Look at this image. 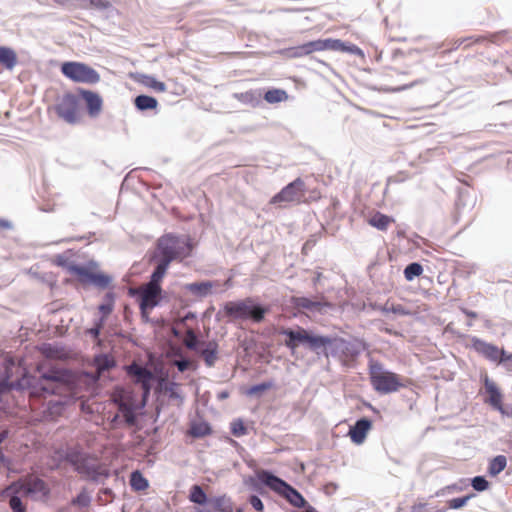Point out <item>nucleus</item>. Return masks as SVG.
I'll list each match as a JSON object with an SVG mask.
<instances>
[{"label": "nucleus", "mask_w": 512, "mask_h": 512, "mask_svg": "<svg viewBox=\"0 0 512 512\" xmlns=\"http://www.w3.org/2000/svg\"><path fill=\"white\" fill-rule=\"evenodd\" d=\"M105 299L106 302L98 307L102 315L100 319H103V323H105L106 318L111 314L114 307V296L112 293H107Z\"/></svg>", "instance_id": "obj_35"}, {"label": "nucleus", "mask_w": 512, "mask_h": 512, "mask_svg": "<svg viewBox=\"0 0 512 512\" xmlns=\"http://www.w3.org/2000/svg\"><path fill=\"white\" fill-rule=\"evenodd\" d=\"M79 94L86 103L89 116L92 118L97 117L101 113L103 106V101L100 95L96 92L85 89H79Z\"/></svg>", "instance_id": "obj_15"}, {"label": "nucleus", "mask_w": 512, "mask_h": 512, "mask_svg": "<svg viewBox=\"0 0 512 512\" xmlns=\"http://www.w3.org/2000/svg\"><path fill=\"white\" fill-rule=\"evenodd\" d=\"M369 380L373 389L380 394L396 392L405 386L400 375L385 370L379 362L369 364Z\"/></svg>", "instance_id": "obj_3"}, {"label": "nucleus", "mask_w": 512, "mask_h": 512, "mask_svg": "<svg viewBox=\"0 0 512 512\" xmlns=\"http://www.w3.org/2000/svg\"><path fill=\"white\" fill-rule=\"evenodd\" d=\"M498 38H499L498 34H493L489 38H487L485 36H471V37H467V38H461L457 42H458V46L463 45L464 48H467L473 44H479V43H483L485 41H489L491 43H497Z\"/></svg>", "instance_id": "obj_24"}, {"label": "nucleus", "mask_w": 512, "mask_h": 512, "mask_svg": "<svg viewBox=\"0 0 512 512\" xmlns=\"http://www.w3.org/2000/svg\"><path fill=\"white\" fill-rule=\"evenodd\" d=\"M506 465V457L504 455H498L490 461L488 472L491 476H496L506 468Z\"/></svg>", "instance_id": "obj_28"}, {"label": "nucleus", "mask_w": 512, "mask_h": 512, "mask_svg": "<svg viewBox=\"0 0 512 512\" xmlns=\"http://www.w3.org/2000/svg\"><path fill=\"white\" fill-rule=\"evenodd\" d=\"M262 481L270 489L277 492L281 496L285 497L293 506L297 508L304 507L306 501L303 496L294 489L291 485L286 483L284 480L268 473L264 472L262 475Z\"/></svg>", "instance_id": "obj_9"}, {"label": "nucleus", "mask_w": 512, "mask_h": 512, "mask_svg": "<svg viewBox=\"0 0 512 512\" xmlns=\"http://www.w3.org/2000/svg\"><path fill=\"white\" fill-rule=\"evenodd\" d=\"M321 42H322V50L323 51H326V50L338 51V52H342V53L352 54V55H355V56H358L361 58L364 57V52L362 51V49H360L355 44L346 43L340 39H332V38L321 39Z\"/></svg>", "instance_id": "obj_13"}, {"label": "nucleus", "mask_w": 512, "mask_h": 512, "mask_svg": "<svg viewBox=\"0 0 512 512\" xmlns=\"http://www.w3.org/2000/svg\"><path fill=\"white\" fill-rule=\"evenodd\" d=\"M312 193H313V194H316V195H315V197L313 198L314 200H317V199L320 197V195H319V193H318V192L313 191Z\"/></svg>", "instance_id": "obj_58"}, {"label": "nucleus", "mask_w": 512, "mask_h": 512, "mask_svg": "<svg viewBox=\"0 0 512 512\" xmlns=\"http://www.w3.org/2000/svg\"><path fill=\"white\" fill-rule=\"evenodd\" d=\"M189 500L192 503L202 505L207 502V496L199 485H193L190 489Z\"/></svg>", "instance_id": "obj_34"}, {"label": "nucleus", "mask_w": 512, "mask_h": 512, "mask_svg": "<svg viewBox=\"0 0 512 512\" xmlns=\"http://www.w3.org/2000/svg\"><path fill=\"white\" fill-rule=\"evenodd\" d=\"M148 86L153 88L154 90L158 91V92H164L166 90V85L165 83L161 82V81H157L155 79H151L148 83Z\"/></svg>", "instance_id": "obj_50"}, {"label": "nucleus", "mask_w": 512, "mask_h": 512, "mask_svg": "<svg viewBox=\"0 0 512 512\" xmlns=\"http://www.w3.org/2000/svg\"><path fill=\"white\" fill-rule=\"evenodd\" d=\"M0 64L7 69H12L17 64V55L9 47L0 46Z\"/></svg>", "instance_id": "obj_22"}, {"label": "nucleus", "mask_w": 512, "mask_h": 512, "mask_svg": "<svg viewBox=\"0 0 512 512\" xmlns=\"http://www.w3.org/2000/svg\"><path fill=\"white\" fill-rule=\"evenodd\" d=\"M305 202H307L305 198V183L300 177L283 187L280 192L275 194L270 200V204H301Z\"/></svg>", "instance_id": "obj_11"}, {"label": "nucleus", "mask_w": 512, "mask_h": 512, "mask_svg": "<svg viewBox=\"0 0 512 512\" xmlns=\"http://www.w3.org/2000/svg\"><path fill=\"white\" fill-rule=\"evenodd\" d=\"M461 310L469 318L475 319V318L478 317L477 313L474 312V311H470V310H468L466 308H462Z\"/></svg>", "instance_id": "obj_55"}, {"label": "nucleus", "mask_w": 512, "mask_h": 512, "mask_svg": "<svg viewBox=\"0 0 512 512\" xmlns=\"http://www.w3.org/2000/svg\"><path fill=\"white\" fill-rule=\"evenodd\" d=\"M53 109L59 118L69 124H76L81 120L82 108L80 99L71 92H66L60 96Z\"/></svg>", "instance_id": "obj_6"}, {"label": "nucleus", "mask_w": 512, "mask_h": 512, "mask_svg": "<svg viewBox=\"0 0 512 512\" xmlns=\"http://www.w3.org/2000/svg\"><path fill=\"white\" fill-rule=\"evenodd\" d=\"M61 72L66 78L76 83L95 84L100 80L98 72L82 62H64L61 65Z\"/></svg>", "instance_id": "obj_8"}, {"label": "nucleus", "mask_w": 512, "mask_h": 512, "mask_svg": "<svg viewBox=\"0 0 512 512\" xmlns=\"http://www.w3.org/2000/svg\"><path fill=\"white\" fill-rule=\"evenodd\" d=\"M7 494L9 492H6ZM12 494V492H10ZM9 506L13 512H25L26 506L22 503L18 494H14L11 496L9 500Z\"/></svg>", "instance_id": "obj_42"}, {"label": "nucleus", "mask_w": 512, "mask_h": 512, "mask_svg": "<svg viewBox=\"0 0 512 512\" xmlns=\"http://www.w3.org/2000/svg\"><path fill=\"white\" fill-rule=\"evenodd\" d=\"M236 512H244L243 508H238Z\"/></svg>", "instance_id": "obj_59"}, {"label": "nucleus", "mask_w": 512, "mask_h": 512, "mask_svg": "<svg viewBox=\"0 0 512 512\" xmlns=\"http://www.w3.org/2000/svg\"><path fill=\"white\" fill-rule=\"evenodd\" d=\"M264 99L270 104L284 102L288 99V94L283 89H270L264 94Z\"/></svg>", "instance_id": "obj_27"}, {"label": "nucleus", "mask_w": 512, "mask_h": 512, "mask_svg": "<svg viewBox=\"0 0 512 512\" xmlns=\"http://www.w3.org/2000/svg\"><path fill=\"white\" fill-rule=\"evenodd\" d=\"M196 343H197V337H196L195 333L193 332V330H191V329L187 330L186 336L184 339V344L186 345V347L189 349H194L196 347Z\"/></svg>", "instance_id": "obj_46"}, {"label": "nucleus", "mask_w": 512, "mask_h": 512, "mask_svg": "<svg viewBox=\"0 0 512 512\" xmlns=\"http://www.w3.org/2000/svg\"><path fill=\"white\" fill-rule=\"evenodd\" d=\"M9 387V384L7 383V381H4V382H1L0 383V394L5 391L6 389H8Z\"/></svg>", "instance_id": "obj_56"}, {"label": "nucleus", "mask_w": 512, "mask_h": 512, "mask_svg": "<svg viewBox=\"0 0 512 512\" xmlns=\"http://www.w3.org/2000/svg\"><path fill=\"white\" fill-rule=\"evenodd\" d=\"M112 279L110 276L103 273L92 272L90 283H93L97 287L106 288L110 285Z\"/></svg>", "instance_id": "obj_38"}, {"label": "nucleus", "mask_w": 512, "mask_h": 512, "mask_svg": "<svg viewBox=\"0 0 512 512\" xmlns=\"http://www.w3.org/2000/svg\"><path fill=\"white\" fill-rule=\"evenodd\" d=\"M308 47L309 55H311L314 52H321L322 50V42L321 39L309 41L306 43Z\"/></svg>", "instance_id": "obj_48"}, {"label": "nucleus", "mask_w": 512, "mask_h": 512, "mask_svg": "<svg viewBox=\"0 0 512 512\" xmlns=\"http://www.w3.org/2000/svg\"><path fill=\"white\" fill-rule=\"evenodd\" d=\"M49 409L52 410L51 413L61 414L62 410L64 409V406L61 402H56V403L52 404L49 407Z\"/></svg>", "instance_id": "obj_54"}, {"label": "nucleus", "mask_w": 512, "mask_h": 512, "mask_svg": "<svg viewBox=\"0 0 512 512\" xmlns=\"http://www.w3.org/2000/svg\"><path fill=\"white\" fill-rule=\"evenodd\" d=\"M282 334L288 337L285 345L290 349H295L300 344H308L311 349L316 350L324 348L333 342L329 337L311 335L302 327H298L297 330H283Z\"/></svg>", "instance_id": "obj_5"}, {"label": "nucleus", "mask_w": 512, "mask_h": 512, "mask_svg": "<svg viewBox=\"0 0 512 512\" xmlns=\"http://www.w3.org/2000/svg\"><path fill=\"white\" fill-rule=\"evenodd\" d=\"M286 54L290 58H301V57L309 56L307 44L304 43V44L296 46V47L288 48L286 50Z\"/></svg>", "instance_id": "obj_39"}, {"label": "nucleus", "mask_w": 512, "mask_h": 512, "mask_svg": "<svg viewBox=\"0 0 512 512\" xmlns=\"http://www.w3.org/2000/svg\"><path fill=\"white\" fill-rule=\"evenodd\" d=\"M6 492L29 496L34 500H45L50 494V487L43 479L34 475H28L13 482L6 489Z\"/></svg>", "instance_id": "obj_4"}, {"label": "nucleus", "mask_w": 512, "mask_h": 512, "mask_svg": "<svg viewBox=\"0 0 512 512\" xmlns=\"http://www.w3.org/2000/svg\"><path fill=\"white\" fill-rule=\"evenodd\" d=\"M213 287L212 283L210 282H201V283H194L190 286V289L195 292H200L206 294L211 290Z\"/></svg>", "instance_id": "obj_45"}, {"label": "nucleus", "mask_w": 512, "mask_h": 512, "mask_svg": "<svg viewBox=\"0 0 512 512\" xmlns=\"http://www.w3.org/2000/svg\"><path fill=\"white\" fill-rule=\"evenodd\" d=\"M223 311L225 316L233 321L251 320L255 323H260L269 312V308L256 304L252 298H245L243 300L226 302Z\"/></svg>", "instance_id": "obj_2"}, {"label": "nucleus", "mask_w": 512, "mask_h": 512, "mask_svg": "<svg viewBox=\"0 0 512 512\" xmlns=\"http://www.w3.org/2000/svg\"><path fill=\"white\" fill-rule=\"evenodd\" d=\"M211 508L203 509L199 512H233V503L230 498L218 496L210 499Z\"/></svg>", "instance_id": "obj_19"}, {"label": "nucleus", "mask_w": 512, "mask_h": 512, "mask_svg": "<svg viewBox=\"0 0 512 512\" xmlns=\"http://www.w3.org/2000/svg\"><path fill=\"white\" fill-rule=\"evenodd\" d=\"M217 344L214 342H209L207 347L202 350L201 356L203 357L207 366L211 367L214 365L217 360Z\"/></svg>", "instance_id": "obj_30"}, {"label": "nucleus", "mask_w": 512, "mask_h": 512, "mask_svg": "<svg viewBox=\"0 0 512 512\" xmlns=\"http://www.w3.org/2000/svg\"><path fill=\"white\" fill-rule=\"evenodd\" d=\"M484 391L487 395L485 402L492 406L494 409L503 413V396L497 384L491 380L488 375L483 377Z\"/></svg>", "instance_id": "obj_14"}, {"label": "nucleus", "mask_w": 512, "mask_h": 512, "mask_svg": "<svg viewBox=\"0 0 512 512\" xmlns=\"http://www.w3.org/2000/svg\"><path fill=\"white\" fill-rule=\"evenodd\" d=\"M128 375L135 378V381L141 383L143 388L148 391L149 383L152 379V373L145 367L132 363L126 368Z\"/></svg>", "instance_id": "obj_18"}, {"label": "nucleus", "mask_w": 512, "mask_h": 512, "mask_svg": "<svg viewBox=\"0 0 512 512\" xmlns=\"http://www.w3.org/2000/svg\"><path fill=\"white\" fill-rule=\"evenodd\" d=\"M67 270L70 274L78 277L82 283L90 282L92 271L83 266L69 265Z\"/></svg>", "instance_id": "obj_29"}, {"label": "nucleus", "mask_w": 512, "mask_h": 512, "mask_svg": "<svg viewBox=\"0 0 512 512\" xmlns=\"http://www.w3.org/2000/svg\"><path fill=\"white\" fill-rule=\"evenodd\" d=\"M211 428L206 422H194L190 426L189 434L193 437L200 438L211 434Z\"/></svg>", "instance_id": "obj_31"}, {"label": "nucleus", "mask_w": 512, "mask_h": 512, "mask_svg": "<svg viewBox=\"0 0 512 512\" xmlns=\"http://www.w3.org/2000/svg\"><path fill=\"white\" fill-rule=\"evenodd\" d=\"M111 398L118 405V409L122 413L125 422L130 426L134 425L136 422V407L131 392L124 388L116 387L112 392Z\"/></svg>", "instance_id": "obj_12"}, {"label": "nucleus", "mask_w": 512, "mask_h": 512, "mask_svg": "<svg viewBox=\"0 0 512 512\" xmlns=\"http://www.w3.org/2000/svg\"><path fill=\"white\" fill-rule=\"evenodd\" d=\"M89 502V498L85 493H80L74 500V504L85 506Z\"/></svg>", "instance_id": "obj_52"}, {"label": "nucleus", "mask_w": 512, "mask_h": 512, "mask_svg": "<svg viewBox=\"0 0 512 512\" xmlns=\"http://www.w3.org/2000/svg\"><path fill=\"white\" fill-rule=\"evenodd\" d=\"M499 363H504L507 365L508 369L511 370L512 369V354H508L505 350H504V355H501V358L499 360Z\"/></svg>", "instance_id": "obj_51"}, {"label": "nucleus", "mask_w": 512, "mask_h": 512, "mask_svg": "<svg viewBox=\"0 0 512 512\" xmlns=\"http://www.w3.org/2000/svg\"><path fill=\"white\" fill-rule=\"evenodd\" d=\"M103 326V319H100L93 328L87 330V333L90 334L95 340H97L98 344H100L99 334Z\"/></svg>", "instance_id": "obj_47"}, {"label": "nucleus", "mask_w": 512, "mask_h": 512, "mask_svg": "<svg viewBox=\"0 0 512 512\" xmlns=\"http://www.w3.org/2000/svg\"><path fill=\"white\" fill-rule=\"evenodd\" d=\"M8 227H9V223L7 221L0 219V228H8Z\"/></svg>", "instance_id": "obj_57"}, {"label": "nucleus", "mask_w": 512, "mask_h": 512, "mask_svg": "<svg viewBox=\"0 0 512 512\" xmlns=\"http://www.w3.org/2000/svg\"><path fill=\"white\" fill-rule=\"evenodd\" d=\"M473 348L488 360L498 363L501 358V355H504L503 349H499L497 346L487 343L480 339L473 340Z\"/></svg>", "instance_id": "obj_17"}, {"label": "nucleus", "mask_w": 512, "mask_h": 512, "mask_svg": "<svg viewBox=\"0 0 512 512\" xmlns=\"http://www.w3.org/2000/svg\"><path fill=\"white\" fill-rule=\"evenodd\" d=\"M193 250L190 239L182 238L173 234H165L157 241L155 258L158 259L156 270L159 273L167 272L171 262L182 261L190 256Z\"/></svg>", "instance_id": "obj_1"}, {"label": "nucleus", "mask_w": 512, "mask_h": 512, "mask_svg": "<svg viewBox=\"0 0 512 512\" xmlns=\"http://www.w3.org/2000/svg\"><path fill=\"white\" fill-rule=\"evenodd\" d=\"M423 273L421 264L414 262L406 266L404 276L407 281H412L415 277H419Z\"/></svg>", "instance_id": "obj_36"}, {"label": "nucleus", "mask_w": 512, "mask_h": 512, "mask_svg": "<svg viewBox=\"0 0 512 512\" xmlns=\"http://www.w3.org/2000/svg\"><path fill=\"white\" fill-rule=\"evenodd\" d=\"M273 387L272 382H263L261 384H257L254 386H251L247 391L246 394L249 396L253 395H260L261 393L271 389Z\"/></svg>", "instance_id": "obj_40"}, {"label": "nucleus", "mask_w": 512, "mask_h": 512, "mask_svg": "<svg viewBox=\"0 0 512 512\" xmlns=\"http://www.w3.org/2000/svg\"><path fill=\"white\" fill-rule=\"evenodd\" d=\"M175 365L180 372H184L190 367L191 363L188 360H178L175 361Z\"/></svg>", "instance_id": "obj_53"}, {"label": "nucleus", "mask_w": 512, "mask_h": 512, "mask_svg": "<svg viewBox=\"0 0 512 512\" xmlns=\"http://www.w3.org/2000/svg\"><path fill=\"white\" fill-rule=\"evenodd\" d=\"M231 432L234 436L241 437L247 433V428L242 420L237 419L231 423Z\"/></svg>", "instance_id": "obj_43"}, {"label": "nucleus", "mask_w": 512, "mask_h": 512, "mask_svg": "<svg viewBox=\"0 0 512 512\" xmlns=\"http://www.w3.org/2000/svg\"><path fill=\"white\" fill-rule=\"evenodd\" d=\"M261 94L255 90H249L246 92L235 93L234 98L245 104H254L258 102Z\"/></svg>", "instance_id": "obj_33"}, {"label": "nucleus", "mask_w": 512, "mask_h": 512, "mask_svg": "<svg viewBox=\"0 0 512 512\" xmlns=\"http://www.w3.org/2000/svg\"><path fill=\"white\" fill-rule=\"evenodd\" d=\"M474 490L482 492L488 489L489 482L483 476H476L471 480Z\"/></svg>", "instance_id": "obj_44"}, {"label": "nucleus", "mask_w": 512, "mask_h": 512, "mask_svg": "<svg viewBox=\"0 0 512 512\" xmlns=\"http://www.w3.org/2000/svg\"><path fill=\"white\" fill-rule=\"evenodd\" d=\"M130 486L135 491L146 490L149 486L147 479L139 471H134L130 476Z\"/></svg>", "instance_id": "obj_32"}, {"label": "nucleus", "mask_w": 512, "mask_h": 512, "mask_svg": "<svg viewBox=\"0 0 512 512\" xmlns=\"http://www.w3.org/2000/svg\"><path fill=\"white\" fill-rule=\"evenodd\" d=\"M94 364L99 374L115 366V359L109 354H100L95 356Z\"/></svg>", "instance_id": "obj_23"}, {"label": "nucleus", "mask_w": 512, "mask_h": 512, "mask_svg": "<svg viewBox=\"0 0 512 512\" xmlns=\"http://www.w3.org/2000/svg\"><path fill=\"white\" fill-rule=\"evenodd\" d=\"M372 429V421L367 418H362L356 421V423L350 427L348 436L351 441L355 444H362L368 432Z\"/></svg>", "instance_id": "obj_16"}, {"label": "nucleus", "mask_w": 512, "mask_h": 512, "mask_svg": "<svg viewBox=\"0 0 512 512\" xmlns=\"http://www.w3.org/2000/svg\"><path fill=\"white\" fill-rule=\"evenodd\" d=\"M293 302L296 307L308 310L316 309L321 306L320 302L313 301L307 297H296Z\"/></svg>", "instance_id": "obj_37"}, {"label": "nucleus", "mask_w": 512, "mask_h": 512, "mask_svg": "<svg viewBox=\"0 0 512 512\" xmlns=\"http://www.w3.org/2000/svg\"><path fill=\"white\" fill-rule=\"evenodd\" d=\"M367 222L369 225L380 231H386L388 227L395 222V220L394 218L377 211L368 218Z\"/></svg>", "instance_id": "obj_21"}, {"label": "nucleus", "mask_w": 512, "mask_h": 512, "mask_svg": "<svg viewBox=\"0 0 512 512\" xmlns=\"http://www.w3.org/2000/svg\"><path fill=\"white\" fill-rule=\"evenodd\" d=\"M72 374L65 369L50 370L41 377V389L48 394H63L70 391Z\"/></svg>", "instance_id": "obj_7"}, {"label": "nucleus", "mask_w": 512, "mask_h": 512, "mask_svg": "<svg viewBox=\"0 0 512 512\" xmlns=\"http://www.w3.org/2000/svg\"><path fill=\"white\" fill-rule=\"evenodd\" d=\"M41 353L49 359L65 360L69 358V352L58 344H44L40 348Z\"/></svg>", "instance_id": "obj_20"}, {"label": "nucleus", "mask_w": 512, "mask_h": 512, "mask_svg": "<svg viewBox=\"0 0 512 512\" xmlns=\"http://www.w3.org/2000/svg\"><path fill=\"white\" fill-rule=\"evenodd\" d=\"M249 503L251 504V506L259 511V512H262L263 509H264V506H263V503L261 501V499L256 496V495H252L250 498H249Z\"/></svg>", "instance_id": "obj_49"}, {"label": "nucleus", "mask_w": 512, "mask_h": 512, "mask_svg": "<svg viewBox=\"0 0 512 512\" xmlns=\"http://www.w3.org/2000/svg\"><path fill=\"white\" fill-rule=\"evenodd\" d=\"M164 276L165 273H159L155 269L151 275L150 282L142 288L140 309L143 316H146L147 311L153 309L158 304L161 294L160 283Z\"/></svg>", "instance_id": "obj_10"}, {"label": "nucleus", "mask_w": 512, "mask_h": 512, "mask_svg": "<svg viewBox=\"0 0 512 512\" xmlns=\"http://www.w3.org/2000/svg\"><path fill=\"white\" fill-rule=\"evenodd\" d=\"M381 311L383 313H393V314L401 315V316H407V315L412 314V312L409 309H407L405 306H403L402 304L394 303V302H390V301H387L381 307Z\"/></svg>", "instance_id": "obj_26"}, {"label": "nucleus", "mask_w": 512, "mask_h": 512, "mask_svg": "<svg viewBox=\"0 0 512 512\" xmlns=\"http://www.w3.org/2000/svg\"><path fill=\"white\" fill-rule=\"evenodd\" d=\"M474 497V494H469L464 497L453 498L448 500L447 505L450 509H460L466 505L468 500Z\"/></svg>", "instance_id": "obj_41"}, {"label": "nucleus", "mask_w": 512, "mask_h": 512, "mask_svg": "<svg viewBox=\"0 0 512 512\" xmlns=\"http://www.w3.org/2000/svg\"><path fill=\"white\" fill-rule=\"evenodd\" d=\"M134 104L137 109L141 111L145 110H153L158 106V101L156 98L148 95H139L135 98Z\"/></svg>", "instance_id": "obj_25"}]
</instances>
